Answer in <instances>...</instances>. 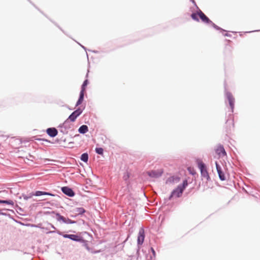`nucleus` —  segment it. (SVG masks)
Listing matches in <instances>:
<instances>
[{
    "label": "nucleus",
    "instance_id": "nucleus-24",
    "mask_svg": "<svg viewBox=\"0 0 260 260\" xmlns=\"http://www.w3.org/2000/svg\"><path fill=\"white\" fill-rule=\"evenodd\" d=\"M151 250L153 255L155 256V252L154 249L153 248H151Z\"/></svg>",
    "mask_w": 260,
    "mask_h": 260
},
{
    "label": "nucleus",
    "instance_id": "nucleus-12",
    "mask_svg": "<svg viewBox=\"0 0 260 260\" xmlns=\"http://www.w3.org/2000/svg\"><path fill=\"white\" fill-rule=\"evenodd\" d=\"M64 238H69L73 241H80L81 240L80 238L76 235H68L66 234L63 236Z\"/></svg>",
    "mask_w": 260,
    "mask_h": 260
},
{
    "label": "nucleus",
    "instance_id": "nucleus-2",
    "mask_svg": "<svg viewBox=\"0 0 260 260\" xmlns=\"http://www.w3.org/2000/svg\"><path fill=\"white\" fill-rule=\"evenodd\" d=\"M197 164L198 168L200 170L202 177L205 178L207 181L210 180V177L208 172L207 167L204 163L201 160H198Z\"/></svg>",
    "mask_w": 260,
    "mask_h": 260
},
{
    "label": "nucleus",
    "instance_id": "nucleus-21",
    "mask_svg": "<svg viewBox=\"0 0 260 260\" xmlns=\"http://www.w3.org/2000/svg\"><path fill=\"white\" fill-rule=\"evenodd\" d=\"M95 151L98 154L102 155L103 154L104 150L102 148H96L95 149Z\"/></svg>",
    "mask_w": 260,
    "mask_h": 260
},
{
    "label": "nucleus",
    "instance_id": "nucleus-14",
    "mask_svg": "<svg viewBox=\"0 0 260 260\" xmlns=\"http://www.w3.org/2000/svg\"><path fill=\"white\" fill-rule=\"evenodd\" d=\"M84 92L83 91H81L80 93L79 98L78 101L77 102V103L76 105V106L80 105L82 103V102L83 101V99H84Z\"/></svg>",
    "mask_w": 260,
    "mask_h": 260
},
{
    "label": "nucleus",
    "instance_id": "nucleus-8",
    "mask_svg": "<svg viewBox=\"0 0 260 260\" xmlns=\"http://www.w3.org/2000/svg\"><path fill=\"white\" fill-rule=\"evenodd\" d=\"M215 165H216L217 171L218 172L219 178L221 180H222V181L225 180V177L224 173H223V172L222 171L221 167L218 165L217 162H215Z\"/></svg>",
    "mask_w": 260,
    "mask_h": 260
},
{
    "label": "nucleus",
    "instance_id": "nucleus-19",
    "mask_svg": "<svg viewBox=\"0 0 260 260\" xmlns=\"http://www.w3.org/2000/svg\"><path fill=\"white\" fill-rule=\"evenodd\" d=\"M0 203H5L8 205H13V202L11 200L9 201H5V200H0Z\"/></svg>",
    "mask_w": 260,
    "mask_h": 260
},
{
    "label": "nucleus",
    "instance_id": "nucleus-17",
    "mask_svg": "<svg viewBox=\"0 0 260 260\" xmlns=\"http://www.w3.org/2000/svg\"><path fill=\"white\" fill-rule=\"evenodd\" d=\"M81 159L84 161V162H87L88 161V155L87 153H83L81 155Z\"/></svg>",
    "mask_w": 260,
    "mask_h": 260
},
{
    "label": "nucleus",
    "instance_id": "nucleus-10",
    "mask_svg": "<svg viewBox=\"0 0 260 260\" xmlns=\"http://www.w3.org/2000/svg\"><path fill=\"white\" fill-rule=\"evenodd\" d=\"M46 132H47V134L51 137H55L56 136H57V135L58 134L57 130L55 128H54V127L48 128V129H47Z\"/></svg>",
    "mask_w": 260,
    "mask_h": 260
},
{
    "label": "nucleus",
    "instance_id": "nucleus-13",
    "mask_svg": "<svg viewBox=\"0 0 260 260\" xmlns=\"http://www.w3.org/2000/svg\"><path fill=\"white\" fill-rule=\"evenodd\" d=\"M34 196H40L42 195H49L51 196H54V194L47 192H44V191H37L34 194H33Z\"/></svg>",
    "mask_w": 260,
    "mask_h": 260
},
{
    "label": "nucleus",
    "instance_id": "nucleus-1",
    "mask_svg": "<svg viewBox=\"0 0 260 260\" xmlns=\"http://www.w3.org/2000/svg\"><path fill=\"white\" fill-rule=\"evenodd\" d=\"M187 185V181L186 180H184L181 185H179L177 188L172 191L170 197H169V199H171L174 197L176 198L180 197L182 195L184 189L186 188Z\"/></svg>",
    "mask_w": 260,
    "mask_h": 260
},
{
    "label": "nucleus",
    "instance_id": "nucleus-11",
    "mask_svg": "<svg viewBox=\"0 0 260 260\" xmlns=\"http://www.w3.org/2000/svg\"><path fill=\"white\" fill-rule=\"evenodd\" d=\"M226 96L231 109H233L234 107L235 99L234 98L232 94L230 93H228L226 94Z\"/></svg>",
    "mask_w": 260,
    "mask_h": 260
},
{
    "label": "nucleus",
    "instance_id": "nucleus-7",
    "mask_svg": "<svg viewBox=\"0 0 260 260\" xmlns=\"http://www.w3.org/2000/svg\"><path fill=\"white\" fill-rule=\"evenodd\" d=\"M145 238L144 231L143 229H141L139 231V235L138 236L137 242L139 245H142L144 242Z\"/></svg>",
    "mask_w": 260,
    "mask_h": 260
},
{
    "label": "nucleus",
    "instance_id": "nucleus-6",
    "mask_svg": "<svg viewBox=\"0 0 260 260\" xmlns=\"http://www.w3.org/2000/svg\"><path fill=\"white\" fill-rule=\"evenodd\" d=\"M215 151L219 157H222L226 155V152L223 147L220 145L216 146Z\"/></svg>",
    "mask_w": 260,
    "mask_h": 260
},
{
    "label": "nucleus",
    "instance_id": "nucleus-16",
    "mask_svg": "<svg viewBox=\"0 0 260 260\" xmlns=\"http://www.w3.org/2000/svg\"><path fill=\"white\" fill-rule=\"evenodd\" d=\"M198 17H199V11L197 12V13H193L191 15V17L192 19L197 21H199Z\"/></svg>",
    "mask_w": 260,
    "mask_h": 260
},
{
    "label": "nucleus",
    "instance_id": "nucleus-22",
    "mask_svg": "<svg viewBox=\"0 0 260 260\" xmlns=\"http://www.w3.org/2000/svg\"><path fill=\"white\" fill-rule=\"evenodd\" d=\"M33 196V193H30L28 196L25 194L22 195L23 199L26 200H28L29 198H31Z\"/></svg>",
    "mask_w": 260,
    "mask_h": 260
},
{
    "label": "nucleus",
    "instance_id": "nucleus-23",
    "mask_svg": "<svg viewBox=\"0 0 260 260\" xmlns=\"http://www.w3.org/2000/svg\"><path fill=\"white\" fill-rule=\"evenodd\" d=\"M188 170L190 172V174L193 175L195 174V171H194L193 168H191V167L188 168Z\"/></svg>",
    "mask_w": 260,
    "mask_h": 260
},
{
    "label": "nucleus",
    "instance_id": "nucleus-5",
    "mask_svg": "<svg viewBox=\"0 0 260 260\" xmlns=\"http://www.w3.org/2000/svg\"><path fill=\"white\" fill-rule=\"evenodd\" d=\"M163 170L159 169L157 170H152L147 172L148 175L153 178H158L161 176L163 173Z\"/></svg>",
    "mask_w": 260,
    "mask_h": 260
},
{
    "label": "nucleus",
    "instance_id": "nucleus-18",
    "mask_svg": "<svg viewBox=\"0 0 260 260\" xmlns=\"http://www.w3.org/2000/svg\"><path fill=\"white\" fill-rule=\"evenodd\" d=\"M88 84V80H85L84 81V82H83V84L82 85V89H81V91H83L85 92L86 87V86Z\"/></svg>",
    "mask_w": 260,
    "mask_h": 260
},
{
    "label": "nucleus",
    "instance_id": "nucleus-20",
    "mask_svg": "<svg viewBox=\"0 0 260 260\" xmlns=\"http://www.w3.org/2000/svg\"><path fill=\"white\" fill-rule=\"evenodd\" d=\"M56 216L58 217L57 219L58 220H62L64 222H66V218L63 216L60 215L58 213L56 214Z\"/></svg>",
    "mask_w": 260,
    "mask_h": 260
},
{
    "label": "nucleus",
    "instance_id": "nucleus-25",
    "mask_svg": "<svg viewBox=\"0 0 260 260\" xmlns=\"http://www.w3.org/2000/svg\"><path fill=\"white\" fill-rule=\"evenodd\" d=\"M79 210H80V212H82V213H83V212H85L84 209H83V208H80Z\"/></svg>",
    "mask_w": 260,
    "mask_h": 260
},
{
    "label": "nucleus",
    "instance_id": "nucleus-3",
    "mask_svg": "<svg viewBox=\"0 0 260 260\" xmlns=\"http://www.w3.org/2000/svg\"><path fill=\"white\" fill-rule=\"evenodd\" d=\"M199 17L202 21V22L207 23V24H212L215 27V24L213 23V22L210 20L205 15V14L201 11H199Z\"/></svg>",
    "mask_w": 260,
    "mask_h": 260
},
{
    "label": "nucleus",
    "instance_id": "nucleus-15",
    "mask_svg": "<svg viewBox=\"0 0 260 260\" xmlns=\"http://www.w3.org/2000/svg\"><path fill=\"white\" fill-rule=\"evenodd\" d=\"M88 131V128L86 125H83L81 126L78 129L79 132L81 134H85Z\"/></svg>",
    "mask_w": 260,
    "mask_h": 260
},
{
    "label": "nucleus",
    "instance_id": "nucleus-9",
    "mask_svg": "<svg viewBox=\"0 0 260 260\" xmlns=\"http://www.w3.org/2000/svg\"><path fill=\"white\" fill-rule=\"evenodd\" d=\"M62 191L69 197H73L75 194L74 191L70 188L65 186L61 188Z\"/></svg>",
    "mask_w": 260,
    "mask_h": 260
},
{
    "label": "nucleus",
    "instance_id": "nucleus-4",
    "mask_svg": "<svg viewBox=\"0 0 260 260\" xmlns=\"http://www.w3.org/2000/svg\"><path fill=\"white\" fill-rule=\"evenodd\" d=\"M82 112V110L80 108H78L76 111L73 112L69 117L68 120L70 121L74 122L76 119L78 117Z\"/></svg>",
    "mask_w": 260,
    "mask_h": 260
}]
</instances>
